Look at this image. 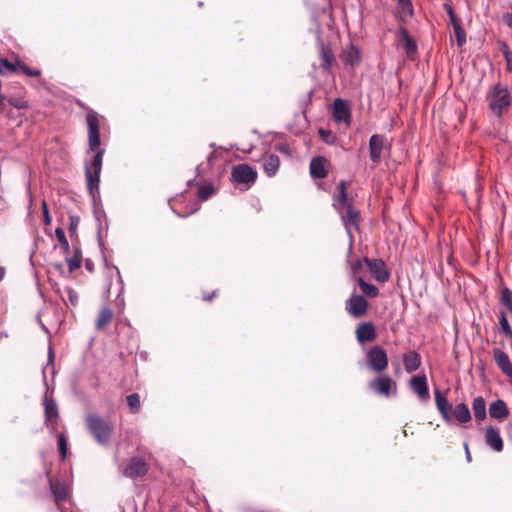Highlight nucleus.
Returning a JSON list of instances; mask_svg holds the SVG:
<instances>
[{
    "label": "nucleus",
    "mask_w": 512,
    "mask_h": 512,
    "mask_svg": "<svg viewBox=\"0 0 512 512\" xmlns=\"http://www.w3.org/2000/svg\"><path fill=\"white\" fill-rule=\"evenodd\" d=\"M453 27L454 36L459 47H462L466 43V33L460 24H455Z\"/></svg>",
    "instance_id": "36"
},
{
    "label": "nucleus",
    "mask_w": 512,
    "mask_h": 512,
    "mask_svg": "<svg viewBox=\"0 0 512 512\" xmlns=\"http://www.w3.org/2000/svg\"><path fill=\"white\" fill-rule=\"evenodd\" d=\"M196 172H197V174H199V173H200V166H197V167H196Z\"/></svg>",
    "instance_id": "61"
},
{
    "label": "nucleus",
    "mask_w": 512,
    "mask_h": 512,
    "mask_svg": "<svg viewBox=\"0 0 512 512\" xmlns=\"http://www.w3.org/2000/svg\"><path fill=\"white\" fill-rule=\"evenodd\" d=\"M198 6H199V7H202V6H203V2H201V1H200V2H198Z\"/></svg>",
    "instance_id": "62"
},
{
    "label": "nucleus",
    "mask_w": 512,
    "mask_h": 512,
    "mask_svg": "<svg viewBox=\"0 0 512 512\" xmlns=\"http://www.w3.org/2000/svg\"><path fill=\"white\" fill-rule=\"evenodd\" d=\"M215 294H216V291H213L211 295H204L203 296V300L204 301H211L212 298L215 296Z\"/></svg>",
    "instance_id": "53"
},
{
    "label": "nucleus",
    "mask_w": 512,
    "mask_h": 512,
    "mask_svg": "<svg viewBox=\"0 0 512 512\" xmlns=\"http://www.w3.org/2000/svg\"><path fill=\"white\" fill-rule=\"evenodd\" d=\"M49 488L56 503L63 502L67 499L70 488L67 484L59 480L49 478Z\"/></svg>",
    "instance_id": "14"
},
{
    "label": "nucleus",
    "mask_w": 512,
    "mask_h": 512,
    "mask_svg": "<svg viewBox=\"0 0 512 512\" xmlns=\"http://www.w3.org/2000/svg\"><path fill=\"white\" fill-rule=\"evenodd\" d=\"M319 12H321L322 14H327L328 11H327V8L325 5H322L320 8H319V11H315L313 12V17L316 18L319 16Z\"/></svg>",
    "instance_id": "49"
},
{
    "label": "nucleus",
    "mask_w": 512,
    "mask_h": 512,
    "mask_svg": "<svg viewBox=\"0 0 512 512\" xmlns=\"http://www.w3.org/2000/svg\"><path fill=\"white\" fill-rule=\"evenodd\" d=\"M67 446H68V443H67L66 436L63 433H60L58 435V447H59V452H60L62 460L66 459Z\"/></svg>",
    "instance_id": "37"
},
{
    "label": "nucleus",
    "mask_w": 512,
    "mask_h": 512,
    "mask_svg": "<svg viewBox=\"0 0 512 512\" xmlns=\"http://www.w3.org/2000/svg\"><path fill=\"white\" fill-rule=\"evenodd\" d=\"M362 267L361 261L357 260L353 264H351V271L353 274H356Z\"/></svg>",
    "instance_id": "47"
},
{
    "label": "nucleus",
    "mask_w": 512,
    "mask_h": 512,
    "mask_svg": "<svg viewBox=\"0 0 512 512\" xmlns=\"http://www.w3.org/2000/svg\"><path fill=\"white\" fill-rule=\"evenodd\" d=\"M18 69L17 63L14 64L7 59H0V75L6 76L16 72Z\"/></svg>",
    "instance_id": "32"
},
{
    "label": "nucleus",
    "mask_w": 512,
    "mask_h": 512,
    "mask_svg": "<svg viewBox=\"0 0 512 512\" xmlns=\"http://www.w3.org/2000/svg\"><path fill=\"white\" fill-rule=\"evenodd\" d=\"M404 369L407 373H412L419 369L421 366V357L420 355L414 351H408L402 357Z\"/></svg>",
    "instance_id": "18"
},
{
    "label": "nucleus",
    "mask_w": 512,
    "mask_h": 512,
    "mask_svg": "<svg viewBox=\"0 0 512 512\" xmlns=\"http://www.w3.org/2000/svg\"><path fill=\"white\" fill-rule=\"evenodd\" d=\"M198 185V198L201 201H206L209 198H211L213 195L216 194V189L211 183L207 184H201L197 183Z\"/></svg>",
    "instance_id": "29"
},
{
    "label": "nucleus",
    "mask_w": 512,
    "mask_h": 512,
    "mask_svg": "<svg viewBox=\"0 0 512 512\" xmlns=\"http://www.w3.org/2000/svg\"><path fill=\"white\" fill-rule=\"evenodd\" d=\"M356 338L359 343L372 342L376 338L374 325L371 322L360 323L356 329Z\"/></svg>",
    "instance_id": "16"
},
{
    "label": "nucleus",
    "mask_w": 512,
    "mask_h": 512,
    "mask_svg": "<svg viewBox=\"0 0 512 512\" xmlns=\"http://www.w3.org/2000/svg\"><path fill=\"white\" fill-rule=\"evenodd\" d=\"M318 134L320 138L327 144H332L335 141V136L330 130L320 128Z\"/></svg>",
    "instance_id": "39"
},
{
    "label": "nucleus",
    "mask_w": 512,
    "mask_h": 512,
    "mask_svg": "<svg viewBox=\"0 0 512 512\" xmlns=\"http://www.w3.org/2000/svg\"><path fill=\"white\" fill-rule=\"evenodd\" d=\"M85 425L95 441L102 446L109 444L113 433V425L96 413H90L85 417Z\"/></svg>",
    "instance_id": "4"
},
{
    "label": "nucleus",
    "mask_w": 512,
    "mask_h": 512,
    "mask_svg": "<svg viewBox=\"0 0 512 512\" xmlns=\"http://www.w3.org/2000/svg\"><path fill=\"white\" fill-rule=\"evenodd\" d=\"M231 177L234 182L245 184L249 188L256 182L257 171L248 164H238L232 168Z\"/></svg>",
    "instance_id": "6"
},
{
    "label": "nucleus",
    "mask_w": 512,
    "mask_h": 512,
    "mask_svg": "<svg viewBox=\"0 0 512 512\" xmlns=\"http://www.w3.org/2000/svg\"><path fill=\"white\" fill-rule=\"evenodd\" d=\"M193 184H197L195 179H190L187 181V186H191Z\"/></svg>",
    "instance_id": "58"
},
{
    "label": "nucleus",
    "mask_w": 512,
    "mask_h": 512,
    "mask_svg": "<svg viewBox=\"0 0 512 512\" xmlns=\"http://www.w3.org/2000/svg\"><path fill=\"white\" fill-rule=\"evenodd\" d=\"M464 447H465V451H466V458L470 462L471 461V455H470V452H469V449H468V444L464 443Z\"/></svg>",
    "instance_id": "54"
},
{
    "label": "nucleus",
    "mask_w": 512,
    "mask_h": 512,
    "mask_svg": "<svg viewBox=\"0 0 512 512\" xmlns=\"http://www.w3.org/2000/svg\"><path fill=\"white\" fill-rule=\"evenodd\" d=\"M74 255H79V259L81 260V251L79 248L75 247Z\"/></svg>",
    "instance_id": "56"
},
{
    "label": "nucleus",
    "mask_w": 512,
    "mask_h": 512,
    "mask_svg": "<svg viewBox=\"0 0 512 512\" xmlns=\"http://www.w3.org/2000/svg\"><path fill=\"white\" fill-rule=\"evenodd\" d=\"M280 159L276 154H269L263 157V170L268 177H272L279 169Z\"/></svg>",
    "instance_id": "21"
},
{
    "label": "nucleus",
    "mask_w": 512,
    "mask_h": 512,
    "mask_svg": "<svg viewBox=\"0 0 512 512\" xmlns=\"http://www.w3.org/2000/svg\"><path fill=\"white\" fill-rule=\"evenodd\" d=\"M333 117L336 122L347 121L350 119V113L346 102L336 98L333 103Z\"/></svg>",
    "instance_id": "19"
},
{
    "label": "nucleus",
    "mask_w": 512,
    "mask_h": 512,
    "mask_svg": "<svg viewBox=\"0 0 512 512\" xmlns=\"http://www.w3.org/2000/svg\"><path fill=\"white\" fill-rule=\"evenodd\" d=\"M4 274H5V270L3 267L0 266V281L3 279Z\"/></svg>",
    "instance_id": "57"
},
{
    "label": "nucleus",
    "mask_w": 512,
    "mask_h": 512,
    "mask_svg": "<svg viewBox=\"0 0 512 512\" xmlns=\"http://www.w3.org/2000/svg\"><path fill=\"white\" fill-rule=\"evenodd\" d=\"M493 357L502 373L512 378V363L509 356L501 349H494Z\"/></svg>",
    "instance_id": "17"
},
{
    "label": "nucleus",
    "mask_w": 512,
    "mask_h": 512,
    "mask_svg": "<svg viewBox=\"0 0 512 512\" xmlns=\"http://www.w3.org/2000/svg\"><path fill=\"white\" fill-rule=\"evenodd\" d=\"M444 8L447 12V15L449 16V20L452 26H455V24H460V20L457 18L452 6L450 4H444Z\"/></svg>",
    "instance_id": "41"
},
{
    "label": "nucleus",
    "mask_w": 512,
    "mask_h": 512,
    "mask_svg": "<svg viewBox=\"0 0 512 512\" xmlns=\"http://www.w3.org/2000/svg\"><path fill=\"white\" fill-rule=\"evenodd\" d=\"M502 18H503L504 23L508 27L512 28V13L506 12L503 14Z\"/></svg>",
    "instance_id": "46"
},
{
    "label": "nucleus",
    "mask_w": 512,
    "mask_h": 512,
    "mask_svg": "<svg viewBox=\"0 0 512 512\" xmlns=\"http://www.w3.org/2000/svg\"><path fill=\"white\" fill-rule=\"evenodd\" d=\"M507 432H508L509 437H512V422H509V424L507 426Z\"/></svg>",
    "instance_id": "55"
},
{
    "label": "nucleus",
    "mask_w": 512,
    "mask_h": 512,
    "mask_svg": "<svg viewBox=\"0 0 512 512\" xmlns=\"http://www.w3.org/2000/svg\"><path fill=\"white\" fill-rule=\"evenodd\" d=\"M489 109L498 118L502 117L504 110L511 104V96L507 87L500 83L493 85L486 95Z\"/></svg>",
    "instance_id": "5"
},
{
    "label": "nucleus",
    "mask_w": 512,
    "mask_h": 512,
    "mask_svg": "<svg viewBox=\"0 0 512 512\" xmlns=\"http://www.w3.org/2000/svg\"><path fill=\"white\" fill-rule=\"evenodd\" d=\"M41 206H42V213L49 212L46 200H42Z\"/></svg>",
    "instance_id": "52"
},
{
    "label": "nucleus",
    "mask_w": 512,
    "mask_h": 512,
    "mask_svg": "<svg viewBox=\"0 0 512 512\" xmlns=\"http://www.w3.org/2000/svg\"><path fill=\"white\" fill-rule=\"evenodd\" d=\"M333 207L340 215V218L349 237L350 254L353 247L352 228L358 230L360 214L359 211L353 206V203L348 200L346 184L344 181H341L338 184V194L334 197Z\"/></svg>",
    "instance_id": "2"
},
{
    "label": "nucleus",
    "mask_w": 512,
    "mask_h": 512,
    "mask_svg": "<svg viewBox=\"0 0 512 512\" xmlns=\"http://www.w3.org/2000/svg\"><path fill=\"white\" fill-rule=\"evenodd\" d=\"M55 236L58 239L63 252L68 253L70 250V245L66 238L65 232L61 227H57L55 229Z\"/></svg>",
    "instance_id": "33"
},
{
    "label": "nucleus",
    "mask_w": 512,
    "mask_h": 512,
    "mask_svg": "<svg viewBox=\"0 0 512 512\" xmlns=\"http://www.w3.org/2000/svg\"><path fill=\"white\" fill-rule=\"evenodd\" d=\"M341 60L350 66H354L360 62V52L358 48L350 44L341 53Z\"/></svg>",
    "instance_id": "23"
},
{
    "label": "nucleus",
    "mask_w": 512,
    "mask_h": 512,
    "mask_svg": "<svg viewBox=\"0 0 512 512\" xmlns=\"http://www.w3.org/2000/svg\"><path fill=\"white\" fill-rule=\"evenodd\" d=\"M320 58H321V67L324 70H329L334 61V55L331 49L324 44H320Z\"/></svg>",
    "instance_id": "27"
},
{
    "label": "nucleus",
    "mask_w": 512,
    "mask_h": 512,
    "mask_svg": "<svg viewBox=\"0 0 512 512\" xmlns=\"http://www.w3.org/2000/svg\"><path fill=\"white\" fill-rule=\"evenodd\" d=\"M53 361H54V351L51 347H49L48 349V362L47 364H52L53 365Z\"/></svg>",
    "instance_id": "50"
},
{
    "label": "nucleus",
    "mask_w": 512,
    "mask_h": 512,
    "mask_svg": "<svg viewBox=\"0 0 512 512\" xmlns=\"http://www.w3.org/2000/svg\"><path fill=\"white\" fill-rule=\"evenodd\" d=\"M325 158L324 157H314L310 162V174L313 178L322 179L327 175V171L325 169Z\"/></svg>",
    "instance_id": "22"
},
{
    "label": "nucleus",
    "mask_w": 512,
    "mask_h": 512,
    "mask_svg": "<svg viewBox=\"0 0 512 512\" xmlns=\"http://www.w3.org/2000/svg\"><path fill=\"white\" fill-rule=\"evenodd\" d=\"M499 324H500L501 332L505 335V337L512 339V329L509 325L507 316L505 315L504 312L500 313Z\"/></svg>",
    "instance_id": "34"
},
{
    "label": "nucleus",
    "mask_w": 512,
    "mask_h": 512,
    "mask_svg": "<svg viewBox=\"0 0 512 512\" xmlns=\"http://www.w3.org/2000/svg\"><path fill=\"white\" fill-rule=\"evenodd\" d=\"M371 389H373L377 394L383 395L385 397H390L392 389H394V394L396 393V383L392 381V379L387 375H382L376 377L370 383Z\"/></svg>",
    "instance_id": "12"
},
{
    "label": "nucleus",
    "mask_w": 512,
    "mask_h": 512,
    "mask_svg": "<svg viewBox=\"0 0 512 512\" xmlns=\"http://www.w3.org/2000/svg\"><path fill=\"white\" fill-rule=\"evenodd\" d=\"M79 221H80V219L78 216H75V215L69 216V232H70L71 236L76 234L77 227L79 225Z\"/></svg>",
    "instance_id": "43"
},
{
    "label": "nucleus",
    "mask_w": 512,
    "mask_h": 512,
    "mask_svg": "<svg viewBox=\"0 0 512 512\" xmlns=\"http://www.w3.org/2000/svg\"><path fill=\"white\" fill-rule=\"evenodd\" d=\"M86 122L88 126L89 150H96V153L91 164L85 163V177L89 194L95 198L99 196L100 175L105 150L99 148L101 144L99 115L93 110L89 111L86 115Z\"/></svg>",
    "instance_id": "1"
},
{
    "label": "nucleus",
    "mask_w": 512,
    "mask_h": 512,
    "mask_svg": "<svg viewBox=\"0 0 512 512\" xmlns=\"http://www.w3.org/2000/svg\"><path fill=\"white\" fill-rule=\"evenodd\" d=\"M113 268L116 270L117 281H118V285H119L118 295L116 297V305L120 309H123L124 305H125L124 298L122 297V293L124 291V283H123V279H122V276H121V273H120L118 267L114 265Z\"/></svg>",
    "instance_id": "31"
},
{
    "label": "nucleus",
    "mask_w": 512,
    "mask_h": 512,
    "mask_svg": "<svg viewBox=\"0 0 512 512\" xmlns=\"http://www.w3.org/2000/svg\"><path fill=\"white\" fill-rule=\"evenodd\" d=\"M509 415V410L506 405V403L501 400L497 399L496 401L492 402L489 406V416L493 419H504Z\"/></svg>",
    "instance_id": "20"
},
{
    "label": "nucleus",
    "mask_w": 512,
    "mask_h": 512,
    "mask_svg": "<svg viewBox=\"0 0 512 512\" xmlns=\"http://www.w3.org/2000/svg\"><path fill=\"white\" fill-rule=\"evenodd\" d=\"M364 262L367 265L372 276L379 282L388 281L390 274L386 269L385 262L381 259H370L365 257Z\"/></svg>",
    "instance_id": "11"
},
{
    "label": "nucleus",
    "mask_w": 512,
    "mask_h": 512,
    "mask_svg": "<svg viewBox=\"0 0 512 512\" xmlns=\"http://www.w3.org/2000/svg\"><path fill=\"white\" fill-rule=\"evenodd\" d=\"M368 301L363 295L352 294L345 303L346 312L353 318H361L366 315Z\"/></svg>",
    "instance_id": "8"
},
{
    "label": "nucleus",
    "mask_w": 512,
    "mask_h": 512,
    "mask_svg": "<svg viewBox=\"0 0 512 512\" xmlns=\"http://www.w3.org/2000/svg\"><path fill=\"white\" fill-rule=\"evenodd\" d=\"M503 55L507 63V70L512 71V52L506 45L504 46L503 49Z\"/></svg>",
    "instance_id": "45"
},
{
    "label": "nucleus",
    "mask_w": 512,
    "mask_h": 512,
    "mask_svg": "<svg viewBox=\"0 0 512 512\" xmlns=\"http://www.w3.org/2000/svg\"><path fill=\"white\" fill-rule=\"evenodd\" d=\"M41 328L45 331V333H49L47 327L41 323Z\"/></svg>",
    "instance_id": "60"
},
{
    "label": "nucleus",
    "mask_w": 512,
    "mask_h": 512,
    "mask_svg": "<svg viewBox=\"0 0 512 512\" xmlns=\"http://www.w3.org/2000/svg\"><path fill=\"white\" fill-rule=\"evenodd\" d=\"M401 37L402 47L408 56H411L417 52V45L415 41L410 37L408 31L405 28L399 30Z\"/></svg>",
    "instance_id": "25"
},
{
    "label": "nucleus",
    "mask_w": 512,
    "mask_h": 512,
    "mask_svg": "<svg viewBox=\"0 0 512 512\" xmlns=\"http://www.w3.org/2000/svg\"><path fill=\"white\" fill-rule=\"evenodd\" d=\"M66 262L69 265V271L72 272L81 266V260L79 259V255H74L71 258H67Z\"/></svg>",
    "instance_id": "42"
},
{
    "label": "nucleus",
    "mask_w": 512,
    "mask_h": 512,
    "mask_svg": "<svg viewBox=\"0 0 512 512\" xmlns=\"http://www.w3.org/2000/svg\"><path fill=\"white\" fill-rule=\"evenodd\" d=\"M43 404L45 409V422L48 424L58 418V407L56 402L47 396L44 397Z\"/></svg>",
    "instance_id": "24"
},
{
    "label": "nucleus",
    "mask_w": 512,
    "mask_h": 512,
    "mask_svg": "<svg viewBox=\"0 0 512 512\" xmlns=\"http://www.w3.org/2000/svg\"><path fill=\"white\" fill-rule=\"evenodd\" d=\"M409 388L421 402L427 403L430 400V392L425 374L412 376L409 380Z\"/></svg>",
    "instance_id": "9"
},
{
    "label": "nucleus",
    "mask_w": 512,
    "mask_h": 512,
    "mask_svg": "<svg viewBox=\"0 0 512 512\" xmlns=\"http://www.w3.org/2000/svg\"><path fill=\"white\" fill-rule=\"evenodd\" d=\"M51 216L49 214V212H46V213H43V222L45 225H50L51 224Z\"/></svg>",
    "instance_id": "51"
},
{
    "label": "nucleus",
    "mask_w": 512,
    "mask_h": 512,
    "mask_svg": "<svg viewBox=\"0 0 512 512\" xmlns=\"http://www.w3.org/2000/svg\"><path fill=\"white\" fill-rule=\"evenodd\" d=\"M367 361L369 367L377 373L383 372L388 366L387 353L380 346H373L368 350Z\"/></svg>",
    "instance_id": "7"
},
{
    "label": "nucleus",
    "mask_w": 512,
    "mask_h": 512,
    "mask_svg": "<svg viewBox=\"0 0 512 512\" xmlns=\"http://www.w3.org/2000/svg\"><path fill=\"white\" fill-rule=\"evenodd\" d=\"M18 69H20L28 77L40 76L41 72L38 69H31L29 66L22 62H17Z\"/></svg>",
    "instance_id": "38"
},
{
    "label": "nucleus",
    "mask_w": 512,
    "mask_h": 512,
    "mask_svg": "<svg viewBox=\"0 0 512 512\" xmlns=\"http://www.w3.org/2000/svg\"><path fill=\"white\" fill-rule=\"evenodd\" d=\"M127 405L133 413H137L140 410V396L137 393H132L126 397Z\"/></svg>",
    "instance_id": "35"
},
{
    "label": "nucleus",
    "mask_w": 512,
    "mask_h": 512,
    "mask_svg": "<svg viewBox=\"0 0 512 512\" xmlns=\"http://www.w3.org/2000/svg\"><path fill=\"white\" fill-rule=\"evenodd\" d=\"M385 147V137L379 134H373L369 139V156L372 162L378 163L381 159L382 151Z\"/></svg>",
    "instance_id": "13"
},
{
    "label": "nucleus",
    "mask_w": 512,
    "mask_h": 512,
    "mask_svg": "<svg viewBox=\"0 0 512 512\" xmlns=\"http://www.w3.org/2000/svg\"><path fill=\"white\" fill-rule=\"evenodd\" d=\"M113 319V312L108 307H103L98 315V318L96 320V329L101 330L103 329L107 324H109Z\"/></svg>",
    "instance_id": "28"
},
{
    "label": "nucleus",
    "mask_w": 512,
    "mask_h": 512,
    "mask_svg": "<svg viewBox=\"0 0 512 512\" xmlns=\"http://www.w3.org/2000/svg\"><path fill=\"white\" fill-rule=\"evenodd\" d=\"M316 35H317V39L320 41V27H319V25L317 26Z\"/></svg>",
    "instance_id": "59"
},
{
    "label": "nucleus",
    "mask_w": 512,
    "mask_h": 512,
    "mask_svg": "<svg viewBox=\"0 0 512 512\" xmlns=\"http://www.w3.org/2000/svg\"><path fill=\"white\" fill-rule=\"evenodd\" d=\"M199 209H200V205L199 204H195L194 208L189 213H187V214L181 215L180 213H178L176 211H174V212L179 217H187L188 215H191V214L197 212Z\"/></svg>",
    "instance_id": "48"
},
{
    "label": "nucleus",
    "mask_w": 512,
    "mask_h": 512,
    "mask_svg": "<svg viewBox=\"0 0 512 512\" xmlns=\"http://www.w3.org/2000/svg\"><path fill=\"white\" fill-rule=\"evenodd\" d=\"M486 444L495 452H501L503 450V440L500 435L498 428L489 426L486 429L485 435Z\"/></svg>",
    "instance_id": "15"
},
{
    "label": "nucleus",
    "mask_w": 512,
    "mask_h": 512,
    "mask_svg": "<svg viewBox=\"0 0 512 512\" xmlns=\"http://www.w3.org/2000/svg\"><path fill=\"white\" fill-rule=\"evenodd\" d=\"M65 292H66V295H67V298H68V303L71 306H76L78 304V294H77V292L73 288H71V287H66L65 288Z\"/></svg>",
    "instance_id": "40"
},
{
    "label": "nucleus",
    "mask_w": 512,
    "mask_h": 512,
    "mask_svg": "<svg viewBox=\"0 0 512 512\" xmlns=\"http://www.w3.org/2000/svg\"><path fill=\"white\" fill-rule=\"evenodd\" d=\"M148 472V465L144 459L140 457H132L129 462L122 468L124 476L129 478L142 477Z\"/></svg>",
    "instance_id": "10"
},
{
    "label": "nucleus",
    "mask_w": 512,
    "mask_h": 512,
    "mask_svg": "<svg viewBox=\"0 0 512 512\" xmlns=\"http://www.w3.org/2000/svg\"><path fill=\"white\" fill-rule=\"evenodd\" d=\"M434 397L437 410L444 422L448 425L455 419L460 424H466L471 420V412L465 403H459L454 407L439 389L434 390Z\"/></svg>",
    "instance_id": "3"
},
{
    "label": "nucleus",
    "mask_w": 512,
    "mask_h": 512,
    "mask_svg": "<svg viewBox=\"0 0 512 512\" xmlns=\"http://www.w3.org/2000/svg\"><path fill=\"white\" fill-rule=\"evenodd\" d=\"M358 284H359L360 289L362 290V292L365 295L372 297V298L376 297L378 295V292H379L378 288L373 284L367 283L366 281H364L363 278L360 277L358 279Z\"/></svg>",
    "instance_id": "30"
},
{
    "label": "nucleus",
    "mask_w": 512,
    "mask_h": 512,
    "mask_svg": "<svg viewBox=\"0 0 512 512\" xmlns=\"http://www.w3.org/2000/svg\"><path fill=\"white\" fill-rule=\"evenodd\" d=\"M472 411L477 421H483L486 418V401L482 396L473 399Z\"/></svg>",
    "instance_id": "26"
},
{
    "label": "nucleus",
    "mask_w": 512,
    "mask_h": 512,
    "mask_svg": "<svg viewBox=\"0 0 512 512\" xmlns=\"http://www.w3.org/2000/svg\"><path fill=\"white\" fill-rule=\"evenodd\" d=\"M398 5L404 13L412 15L413 8L410 0H398Z\"/></svg>",
    "instance_id": "44"
}]
</instances>
